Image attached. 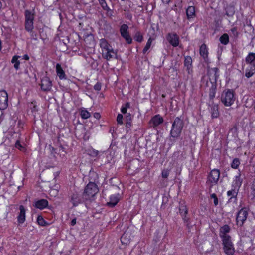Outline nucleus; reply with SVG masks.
Here are the masks:
<instances>
[{
  "mask_svg": "<svg viewBox=\"0 0 255 255\" xmlns=\"http://www.w3.org/2000/svg\"><path fill=\"white\" fill-rule=\"evenodd\" d=\"M240 160L238 158H235L231 164V167L234 169H237L240 165Z\"/></svg>",
  "mask_w": 255,
  "mask_h": 255,
  "instance_id": "c9c22d12",
  "label": "nucleus"
},
{
  "mask_svg": "<svg viewBox=\"0 0 255 255\" xmlns=\"http://www.w3.org/2000/svg\"><path fill=\"white\" fill-rule=\"evenodd\" d=\"M184 126L183 120L176 117L172 124L170 134L172 137L177 138L180 135Z\"/></svg>",
  "mask_w": 255,
  "mask_h": 255,
  "instance_id": "f257e3e1",
  "label": "nucleus"
},
{
  "mask_svg": "<svg viewBox=\"0 0 255 255\" xmlns=\"http://www.w3.org/2000/svg\"><path fill=\"white\" fill-rule=\"evenodd\" d=\"M41 88L43 91H49L52 87L51 81L47 77H44L41 79Z\"/></svg>",
  "mask_w": 255,
  "mask_h": 255,
  "instance_id": "9d476101",
  "label": "nucleus"
},
{
  "mask_svg": "<svg viewBox=\"0 0 255 255\" xmlns=\"http://www.w3.org/2000/svg\"><path fill=\"white\" fill-rule=\"evenodd\" d=\"M151 42H152V39L151 38H150L148 40V41L147 42V44H149L150 45L151 44Z\"/></svg>",
  "mask_w": 255,
  "mask_h": 255,
  "instance_id": "680f3d73",
  "label": "nucleus"
},
{
  "mask_svg": "<svg viewBox=\"0 0 255 255\" xmlns=\"http://www.w3.org/2000/svg\"><path fill=\"white\" fill-rule=\"evenodd\" d=\"M130 126H131V123L130 122H127L126 123V127H129Z\"/></svg>",
  "mask_w": 255,
  "mask_h": 255,
  "instance_id": "bf43d9fd",
  "label": "nucleus"
},
{
  "mask_svg": "<svg viewBox=\"0 0 255 255\" xmlns=\"http://www.w3.org/2000/svg\"><path fill=\"white\" fill-rule=\"evenodd\" d=\"M211 197L214 199V203L215 206H217L218 204V198L215 194H212L211 195Z\"/></svg>",
  "mask_w": 255,
  "mask_h": 255,
  "instance_id": "c03bdc74",
  "label": "nucleus"
},
{
  "mask_svg": "<svg viewBox=\"0 0 255 255\" xmlns=\"http://www.w3.org/2000/svg\"><path fill=\"white\" fill-rule=\"evenodd\" d=\"M25 21L33 22L34 16L33 14L29 10L25 11Z\"/></svg>",
  "mask_w": 255,
  "mask_h": 255,
  "instance_id": "c756f323",
  "label": "nucleus"
},
{
  "mask_svg": "<svg viewBox=\"0 0 255 255\" xmlns=\"http://www.w3.org/2000/svg\"><path fill=\"white\" fill-rule=\"evenodd\" d=\"M151 45L146 43V46H145L143 50V53H145L147 50L149 49Z\"/></svg>",
  "mask_w": 255,
  "mask_h": 255,
  "instance_id": "8fccbe9b",
  "label": "nucleus"
},
{
  "mask_svg": "<svg viewBox=\"0 0 255 255\" xmlns=\"http://www.w3.org/2000/svg\"><path fill=\"white\" fill-rule=\"evenodd\" d=\"M98 191L97 185L93 182H90L85 188L83 196L86 200L90 199L98 192Z\"/></svg>",
  "mask_w": 255,
  "mask_h": 255,
  "instance_id": "f03ea898",
  "label": "nucleus"
},
{
  "mask_svg": "<svg viewBox=\"0 0 255 255\" xmlns=\"http://www.w3.org/2000/svg\"><path fill=\"white\" fill-rule=\"evenodd\" d=\"M33 22L25 21V29L26 30L29 32H32L33 29Z\"/></svg>",
  "mask_w": 255,
  "mask_h": 255,
  "instance_id": "7c9ffc66",
  "label": "nucleus"
},
{
  "mask_svg": "<svg viewBox=\"0 0 255 255\" xmlns=\"http://www.w3.org/2000/svg\"><path fill=\"white\" fill-rule=\"evenodd\" d=\"M187 226H188V228L189 227V224H188V223H187Z\"/></svg>",
  "mask_w": 255,
  "mask_h": 255,
  "instance_id": "774afa93",
  "label": "nucleus"
},
{
  "mask_svg": "<svg viewBox=\"0 0 255 255\" xmlns=\"http://www.w3.org/2000/svg\"><path fill=\"white\" fill-rule=\"evenodd\" d=\"M80 115L82 119H86L90 117V113L86 110H82L80 112Z\"/></svg>",
  "mask_w": 255,
  "mask_h": 255,
  "instance_id": "72a5a7b5",
  "label": "nucleus"
},
{
  "mask_svg": "<svg viewBox=\"0 0 255 255\" xmlns=\"http://www.w3.org/2000/svg\"><path fill=\"white\" fill-rule=\"evenodd\" d=\"M100 46L102 49V52L111 48L110 45L105 39H101L100 41Z\"/></svg>",
  "mask_w": 255,
  "mask_h": 255,
  "instance_id": "4be33fe9",
  "label": "nucleus"
},
{
  "mask_svg": "<svg viewBox=\"0 0 255 255\" xmlns=\"http://www.w3.org/2000/svg\"><path fill=\"white\" fill-rule=\"evenodd\" d=\"M230 231V228L229 225H225L221 227L220 229V236L225 237L228 236L227 233H228Z\"/></svg>",
  "mask_w": 255,
  "mask_h": 255,
  "instance_id": "6ab92c4d",
  "label": "nucleus"
},
{
  "mask_svg": "<svg viewBox=\"0 0 255 255\" xmlns=\"http://www.w3.org/2000/svg\"><path fill=\"white\" fill-rule=\"evenodd\" d=\"M128 29V26L124 24L121 26L120 31L121 36L125 39L127 43L128 44H131L132 40L129 34Z\"/></svg>",
  "mask_w": 255,
  "mask_h": 255,
  "instance_id": "423d86ee",
  "label": "nucleus"
},
{
  "mask_svg": "<svg viewBox=\"0 0 255 255\" xmlns=\"http://www.w3.org/2000/svg\"><path fill=\"white\" fill-rule=\"evenodd\" d=\"M179 210L180 214L183 217V219L185 222H187L189 220V218L186 217V215L188 213V209L184 203H180Z\"/></svg>",
  "mask_w": 255,
  "mask_h": 255,
  "instance_id": "4468645a",
  "label": "nucleus"
},
{
  "mask_svg": "<svg viewBox=\"0 0 255 255\" xmlns=\"http://www.w3.org/2000/svg\"><path fill=\"white\" fill-rule=\"evenodd\" d=\"M192 60L191 57L186 56L185 58L184 65L187 68L188 73H190V70L192 67Z\"/></svg>",
  "mask_w": 255,
  "mask_h": 255,
  "instance_id": "5701e85b",
  "label": "nucleus"
},
{
  "mask_svg": "<svg viewBox=\"0 0 255 255\" xmlns=\"http://www.w3.org/2000/svg\"><path fill=\"white\" fill-rule=\"evenodd\" d=\"M127 107H122L121 108V112L123 113V114H125L127 113Z\"/></svg>",
  "mask_w": 255,
  "mask_h": 255,
  "instance_id": "864d4df0",
  "label": "nucleus"
},
{
  "mask_svg": "<svg viewBox=\"0 0 255 255\" xmlns=\"http://www.w3.org/2000/svg\"><path fill=\"white\" fill-rule=\"evenodd\" d=\"M248 213L246 208H242L238 212L236 217L237 225L240 226H243L246 220Z\"/></svg>",
  "mask_w": 255,
  "mask_h": 255,
  "instance_id": "39448f33",
  "label": "nucleus"
},
{
  "mask_svg": "<svg viewBox=\"0 0 255 255\" xmlns=\"http://www.w3.org/2000/svg\"><path fill=\"white\" fill-rule=\"evenodd\" d=\"M102 54L103 57L107 60H109L113 58H117V53L112 48L106 51H103Z\"/></svg>",
  "mask_w": 255,
  "mask_h": 255,
  "instance_id": "ddd939ff",
  "label": "nucleus"
},
{
  "mask_svg": "<svg viewBox=\"0 0 255 255\" xmlns=\"http://www.w3.org/2000/svg\"><path fill=\"white\" fill-rule=\"evenodd\" d=\"M154 126H157L163 122V119L159 115L154 116L151 120Z\"/></svg>",
  "mask_w": 255,
  "mask_h": 255,
  "instance_id": "412c9836",
  "label": "nucleus"
},
{
  "mask_svg": "<svg viewBox=\"0 0 255 255\" xmlns=\"http://www.w3.org/2000/svg\"><path fill=\"white\" fill-rule=\"evenodd\" d=\"M2 7V3L0 1V9Z\"/></svg>",
  "mask_w": 255,
  "mask_h": 255,
  "instance_id": "0e129e2a",
  "label": "nucleus"
},
{
  "mask_svg": "<svg viewBox=\"0 0 255 255\" xmlns=\"http://www.w3.org/2000/svg\"><path fill=\"white\" fill-rule=\"evenodd\" d=\"M23 59L26 60H29V57L28 55L25 54L23 56Z\"/></svg>",
  "mask_w": 255,
  "mask_h": 255,
  "instance_id": "4d7b16f0",
  "label": "nucleus"
},
{
  "mask_svg": "<svg viewBox=\"0 0 255 255\" xmlns=\"http://www.w3.org/2000/svg\"><path fill=\"white\" fill-rule=\"evenodd\" d=\"M223 249L225 253L228 255H233L235 252L234 248L232 243L230 245H223Z\"/></svg>",
  "mask_w": 255,
  "mask_h": 255,
  "instance_id": "f3484780",
  "label": "nucleus"
},
{
  "mask_svg": "<svg viewBox=\"0 0 255 255\" xmlns=\"http://www.w3.org/2000/svg\"><path fill=\"white\" fill-rule=\"evenodd\" d=\"M1 41L0 40V50H1Z\"/></svg>",
  "mask_w": 255,
  "mask_h": 255,
  "instance_id": "69168bd1",
  "label": "nucleus"
},
{
  "mask_svg": "<svg viewBox=\"0 0 255 255\" xmlns=\"http://www.w3.org/2000/svg\"><path fill=\"white\" fill-rule=\"evenodd\" d=\"M235 99L233 91L230 89L223 91L221 95V101L226 106H231Z\"/></svg>",
  "mask_w": 255,
  "mask_h": 255,
  "instance_id": "7ed1b4c3",
  "label": "nucleus"
},
{
  "mask_svg": "<svg viewBox=\"0 0 255 255\" xmlns=\"http://www.w3.org/2000/svg\"><path fill=\"white\" fill-rule=\"evenodd\" d=\"M112 192L116 193V195H113L110 197V200L107 203V205L111 207H114L119 202L120 200V188L116 185H113L111 187V189Z\"/></svg>",
  "mask_w": 255,
  "mask_h": 255,
  "instance_id": "20e7f679",
  "label": "nucleus"
},
{
  "mask_svg": "<svg viewBox=\"0 0 255 255\" xmlns=\"http://www.w3.org/2000/svg\"><path fill=\"white\" fill-rule=\"evenodd\" d=\"M186 15L188 19L193 18L195 15V7L192 6H189L186 10Z\"/></svg>",
  "mask_w": 255,
  "mask_h": 255,
  "instance_id": "a878e982",
  "label": "nucleus"
},
{
  "mask_svg": "<svg viewBox=\"0 0 255 255\" xmlns=\"http://www.w3.org/2000/svg\"><path fill=\"white\" fill-rule=\"evenodd\" d=\"M227 195L228 196L234 197L236 196L237 192L234 190H230L227 192Z\"/></svg>",
  "mask_w": 255,
  "mask_h": 255,
  "instance_id": "37998d69",
  "label": "nucleus"
},
{
  "mask_svg": "<svg viewBox=\"0 0 255 255\" xmlns=\"http://www.w3.org/2000/svg\"><path fill=\"white\" fill-rule=\"evenodd\" d=\"M170 170L169 169H164L162 172V177L163 178H167L169 174Z\"/></svg>",
  "mask_w": 255,
  "mask_h": 255,
  "instance_id": "4c0bfd02",
  "label": "nucleus"
},
{
  "mask_svg": "<svg viewBox=\"0 0 255 255\" xmlns=\"http://www.w3.org/2000/svg\"><path fill=\"white\" fill-rule=\"evenodd\" d=\"M107 11V15L110 17L113 16V11L109 8V7L106 10Z\"/></svg>",
  "mask_w": 255,
  "mask_h": 255,
  "instance_id": "de8ad7c7",
  "label": "nucleus"
},
{
  "mask_svg": "<svg viewBox=\"0 0 255 255\" xmlns=\"http://www.w3.org/2000/svg\"><path fill=\"white\" fill-rule=\"evenodd\" d=\"M37 222L39 225L41 226H44L45 225V222L44 220L41 216H38L37 217Z\"/></svg>",
  "mask_w": 255,
  "mask_h": 255,
  "instance_id": "58836bf2",
  "label": "nucleus"
},
{
  "mask_svg": "<svg viewBox=\"0 0 255 255\" xmlns=\"http://www.w3.org/2000/svg\"><path fill=\"white\" fill-rule=\"evenodd\" d=\"M90 151V154L93 156H96L98 155L99 151L95 149H92Z\"/></svg>",
  "mask_w": 255,
  "mask_h": 255,
  "instance_id": "49530a36",
  "label": "nucleus"
},
{
  "mask_svg": "<svg viewBox=\"0 0 255 255\" xmlns=\"http://www.w3.org/2000/svg\"><path fill=\"white\" fill-rule=\"evenodd\" d=\"M231 31L233 33H234V32H236V33H237V29L236 28L234 27V28H233L232 29H231Z\"/></svg>",
  "mask_w": 255,
  "mask_h": 255,
  "instance_id": "052dcab7",
  "label": "nucleus"
},
{
  "mask_svg": "<svg viewBox=\"0 0 255 255\" xmlns=\"http://www.w3.org/2000/svg\"><path fill=\"white\" fill-rule=\"evenodd\" d=\"M253 70H254L247 71L245 73V76L247 78H250L252 77L254 73Z\"/></svg>",
  "mask_w": 255,
  "mask_h": 255,
  "instance_id": "79ce46f5",
  "label": "nucleus"
},
{
  "mask_svg": "<svg viewBox=\"0 0 255 255\" xmlns=\"http://www.w3.org/2000/svg\"><path fill=\"white\" fill-rule=\"evenodd\" d=\"M94 117L97 119H99L101 117V116L99 113H95L94 114Z\"/></svg>",
  "mask_w": 255,
  "mask_h": 255,
  "instance_id": "3c124183",
  "label": "nucleus"
},
{
  "mask_svg": "<svg viewBox=\"0 0 255 255\" xmlns=\"http://www.w3.org/2000/svg\"><path fill=\"white\" fill-rule=\"evenodd\" d=\"M20 56L15 55L12 57L11 60V63L14 64L13 66L16 70H18L19 68L20 61L18 60V58H20Z\"/></svg>",
  "mask_w": 255,
  "mask_h": 255,
  "instance_id": "cd10ccee",
  "label": "nucleus"
},
{
  "mask_svg": "<svg viewBox=\"0 0 255 255\" xmlns=\"http://www.w3.org/2000/svg\"><path fill=\"white\" fill-rule=\"evenodd\" d=\"M211 116L212 118H217L219 116L218 105H212L211 110Z\"/></svg>",
  "mask_w": 255,
  "mask_h": 255,
  "instance_id": "aec40b11",
  "label": "nucleus"
},
{
  "mask_svg": "<svg viewBox=\"0 0 255 255\" xmlns=\"http://www.w3.org/2000/svg\"><path fill=\"white\" fill-rule=\"evenodd\" d=\"M162 2L165 4H168L170 1V0H162Z\"/></svg>",
  "mask_w": 255,
  "mask_h": 255,
  "instance_id": "13d9d810",
  "label": "nucleus"
},
{
  "mask_svg": "<svg viewBox=\"0 0 255 255\" xmlns=\"http://www.w3.org/2000/svg\"><path fill=\"white\" fill-rule=\"evenodd\" d=\"M130 238L128 232H125L121 237V241L122 244H127L130 242Z\"/></svg>",
  "mask_w": 255,
  "mask_h": 255,
  "instance_id": "bb28decb",
  "label": "nucleus"
},
{
  "mask_svg": "<svg viewBox=\"0 0 255 255\" xmlns=\"http://www.w3.org/2000/svg\"><path fill=\"white\" fill-rule=\"evenodd\" d=\"M246 61L254 66H255V53H250L246 58Z\"/></svg>",
  "mask_w": 255,
  "mask_h": 255,
  "instance_id": "b1692460",
  "label": "nucleus"
},
{
  "mask_svg": "<svg viewBox=\"0 0 255 255\" xmlns=\"http://www.w3.org/2000/svg\"><path fill=\"white\" fill-rule=\"evenodd\" d=\"M218 72L219 69L216 67L208 70V74L209 76L210 84L211 85H212V84L216 85L217 78L219 76L218 74Z\"/></svg>",
  "mask_w": 255,
  "mask_h": 255,
  "instance_id": "6e6552de",
  "label": "nucleus"
},
{
  "mask_svg": "<svg viewBox=\"0 0 255 255\" xmlns=\"http://www.w3.org/2000/svg\"><path fill=\"white\" fill-rule=\"evenodd\" d=\"M117 121L118 124H123V115L121 114H119L117 117Z\"/></svg>",
  "mask_w": 255,
  "mask_h": 255,
  "instance_id": "a19ab883",
  "label": "nucleus"
},
{
  "mask_svg": "<svg viewBox=\"0 0 255 255\" xmlns=\"http://www.w3.org/2000/svg\"><path fill=\"white\" fill-rule=\"evenodd\" d=\"M200 54L204 59L208 57V50L206 45L205 44L201 45L200 48Z\"/></svg>",
  "mask_w": 255,
  "mask_h": 255,
  "instance_id": "393cba45",
  "label": "nucleus"
},
{
  "mask_svg": "<svg viewBox=\"0 0 255 255\" xmlns=\"http://www.w3.org/2000/svg\"><path fill=\"white\" fill-rule=\"evenodd\" d=\"M54 148H53V147H52V150H51V151H54Z\"/></svg>",
  "mask_w": 255,
  "mask_h": 255,
  "instance_id": "338daca9",
  "label": "nucleus"
},
{
  "mask_svg": "<svg viewBox=\"0 0 255 255\" xmlns=\"http://www.w3.org/2000/svg\"><path fill=\"white\" fill-rule=\"evenodd\" d=\"M134 39L137 42H141L143 40V36L141 33L139 31L136 32Z\"/></svg>",
  "mask_w": 255,
  "mask_h": 255,
  "instance_id": "f704fd0d",
  "label": "nucleus"
},
{
  "mask_svg": "<svg viewBox=\"0 0 255 255\" xmlns=\"http://www.w3.org/2000/svg\"><path fill=\"white\" fill-rule=\"evenodd\" d=\"M167 40L174 47H176L179 44V37L176 33H169L167 36Z\"/></svg>",
  "mask_w": 255,
  "mask_h": 255,
  "instance_id": "f8f14e48",
  "label": "nucleus"
},
{
  "mask_svg": "<svg viewBox=\"0 0 255 255\" xmlns=\"http://www.w3.org/2000/svg\"><path fill=\"white\" fill-rule=\"evenodd\" d=\"M221 238L222 239L223 245L227 244L230 245V244L232 243L231 237L229 235L225 237H222Z\"/></svg>",
  "mask_w": 255,
  "mask_h": 255,
  "instance_id": "473e14b6",
  "label": "nucleus"
},
{
  "mask_svg": "<svg viewBox=\"0 0 255 255\" xmlns=\"http://www.w3.org/2000/svg\"><path fill=\"white\" fill-rule=\"evenodd\" d=\"M76 220L75 218H74V219H72V221H71V225L74 226L76 224Z\"/></svg>",
  "mask_w": 255,
  "mask_h": 255,
  "instance_id": "5fc2aeb1",
  "label": "nucleus"
},
{
  "mask_svg": "<svg viewBox=\"0 0 255 255\" xmlns=\"http://www.w3.org/2000/svg\"><path fill=\"white\" fill-rule=\"evenodd\" d=\"M82 197L81 195L77 192L72 193L70 196V202L72 203L73 206H76L82 202Z\"/></svg>",
  "mask_w": 255,
  "mask_h": 255,
  "instance_id": "9b49d317",
  "label": "nucleus"
},
{
  "mask_svg": "<svg viewBox=\"0 0 255 255\" xmlns=\"http://www.w3.org/2000/svg\"><path fill=\"white\" fill-rule=\"evenodd\" d=\"M8 107V94L5 90L0 91V109L3 110Z\"/></svg>",
  "mask_w": 255,
  "mask_h": 255,
  "instance_id": "0eeeda50",
  "label": "nucleus"
},
{
  "mask_svg": "<svg viewBox=\"0 0 255 255\" xmlns=\"http://www.w3.org/2000/svg\"><path fill=\"white\" fill-rule=\"evenodd\" d=\"M216 85L215 84H212L209 89V97L211 100H213L215 97L216 93Z\"/></svg>",
  "mask_w": 255,
  "mask_h": 255,
  "instance_id": "c85d7f7f",
  "label": "nucleus"
},
{
  "mask_svg": "<svg viewBox=\"0 0 255 255\" xmlns=\"http://www.w3.org/2000/svg\"><path fill=\"white\" fill-rule=\"evenodd\" d=\"M234 13V8L232 7L227 8L226 14L228 16H232Z\"/></svg>",
  "mask_w": 255,
  "mask_h": 255,
  "instance_id": "e433bc0d",
  "label": "nucleus"
},
{
  "mask_svg": "<svg viewBox=\"0 0 255 255\" xmlns=\"http://www.w3.org/2000/svg\"><path fill=\"white\" fill-rule=\"evenodd\" d=\"M99 2L104 10H106L109 8L105 0H101L99 1Z\"/></svg>",
  "mask_w": 255,
  "mask_h": 255,
  "instance_id": "ea45409f",
  "label": "nucleus"
},
{
  "mask_svg": "<svg viewBox=\"0 0 255 255\" xmlns=\"http://www.w3.org/2000/svg\"><path fill=\"white\" fill-rule=\"evenodd\" d=\"M31 33V37L34 39H36V35L35 34H34V32H33V31Z\"/></svg>",
  "mask_w": 255,
  "mask_h": 255,
  "instance_id": "6e6d98bb",
  "label": "nucleus"
},
{
  "mask_svg": "<svg viewBox=\"0 0 255 255\" xmlns=\"http://www.w3.org/2000/svg\"><path fill=\"white\" fill-rule=\"evenodd\" d=\"M129 106H130V104L129 103H127L126 104V107H127V108L128 107H129Z\"/></svg>",
  "mask_w": 255,
  "mask_h": 255,
  "instance_id": "e2e57ef3",
  "label": "nucleus"
},
{
  "mask_svg": "<svg viewBox=\"0 0 255 255\" xmlns=\"http://www.w3.org/2000/svg\"><path fill=\"white\" fill-rule=\"evenodd\" d=\"M127 121V122H130L131 121V115L129 114L128 115H127L126 117Z\"/></svg>",
  "mask_w": 255,
  "mask_h": 255,
  "instance_id": "603ef678",
  "label": "nucleus"
},
{
  "mask_svg": "<svg viewBox=\"0 0 255 255\" xmlns=\"http://www.w3.org/2000/svg\"><path fill=\"white\" fill-rule=\"evenodd\" d=\"M15 147L20 150H22L24 149L23 147L20 144L18 141H17L15 143Z\"/></svg>",
  "mask_w": 255,
  "mask_h": 255,
  "instance_id": "09e8293b",
  "label": "nucleus"
},
{
  "mask_svg": "<svg viewBox=\"0 0 255 255\" xmlns=\"http://www.w3.org/2000/svg\"><path fill=\"white\" fill-rule=\"evenodd\" d=\"M48 202L46 199H41L35 202L34 206L38 209H43L48 206Z\"/></svg>",
  "mask_w": 255,
  "mask_h": 255,
  "instance_id": "dca6fc26",
  "label": "nucleus"
},
{
  "mask_svg": "<svg viewBox=\"0 0 255 255\" xmlns=\"http://www.w3.org/2000/svg\"><path fill=\"white\" fill-rule=\"evenodd\" d=\"M220 171L217 169L212 170L208 176V181L212 184V185L215 184L217 183L219 177H220Z\"/></svg>",
  "mask_w": 255,
  "mask_h": 255,
  "instance_id": "1a4fd4ad",
  "label": "nucleus"
},
{
  "mask_svg": "<svg viewBox=\"0 0 255 255\" xmlns=\"http://www.w3.org/2000/svg\"><path fill=\"white\" fill-rule=\"evenodd\" d=\"M56 70L57 75L60 79H66L65 72L62 69L61 65L58 63L56 65Z\"/></svg>",
  "mask_w": 255,
  "mask_h": 255,
  "instance_id": "a211bd4d",
  "label": "nucleus"
},
{
  "mask_svg": "<svg viewBox=\"0 0 255 255\" xmlns=\"http://www.w3.org/2000/svg\"><path fill=\"white\" fill-rule=\"evenodd\" d=\"M20 213L17 217L18 222L22 224L24 223L25 220V210L23 205L19 206Z\"/></svg>",
  "mask_w": 255,
  "mask_h": 255,
  "instance_id": "2eb2a0df",
  "label": "nucleus"
},
{
  "mask_svg": "<svg viewBox=\"0 0 255 255\" xmlns=\"http://www.w3.org/2000/svg\"><path fill=\"white\" fill-rule=\"evenodd\" d=\"M94 88L95 90L99 91L101 88V84L100 83H97L94 86Z\"/></svg>",
  "mask_w": 255,
  "mask_h": 255,
  "instance_id": "a18cd8bd",
  "label": "nucleus"
},
{
  "mask_svg": "<svg viewBox=\"0 0 255 255\" xmlns=\"http://www.w3.org/2000/svg\"><path fill=\"white\" fill-rule=\"evenodd\" d=\"M220 42L224 45H226L229 43V36L227 34H224L220 38Z\"/></svg>",
  "mask_w": 255,
  "mask_h": 255,
  "instance_id": "2f4dec72",
  "label": "nucleus"
}]
</instances>
